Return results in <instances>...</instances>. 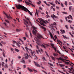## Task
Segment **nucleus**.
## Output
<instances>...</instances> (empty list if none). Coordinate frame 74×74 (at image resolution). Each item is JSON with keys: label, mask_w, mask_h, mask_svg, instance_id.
Listing matches in <instances>:
<instances>
[{"label": "nucleus", "mask_w": 74, "mask_h": 74, "mask_svg": "<svg viewBox=\"0 0 74 74\" xmlns=\"http://www.w3.org/2000/svg\"><path fill=\"white\" fill-rule=\"evenodd\" d=\"M54 49V50H56V48H55V47H52Z\"/></svg>", "instance_id": "nucleus-60"}, {"label": "nucleus", "mask_w": 74, "mask_h": 74, "mask_svg": "<svg viewBox=\"0 0 74 74\" xmlns=\"http://www.w3.org/2000/svg\"><path fill=\"white\" fill-rule=\"evenodd\" d=\"M57 59H58V63H61V62H60V61H59V60H62L63 62V61H64V59H63L61 58H57Z\"/></svg>", "instance_id": "nucleus-9"}, {"label": "nucleus", "mask_w": 74, "mask_h": 74, "mask_svg": "<svg viewBox=\"0 0 74 74\" xmlns=\"http://www.w3.org/2000/svg\"><path fill=\"white\" fill-rule=\"evenodd\" d=\"M4 19H5V22H6V23H10V22L8 21L6 19H5V18H4Z\"/></svg>", "instance_id": "nucleus-16"}, {"label": "nucleus", "mask_w": 74, "mask_h": 74, "mask_svg": "<svg viewBox=\"0 0 74 74\" xmlns=\"http://www.w3.org/2000/svg\"><path fill=\"white\" fill-rule=\"evenodd\" d=\"M58 71H59V72H60V73H61V74H65L64 73L60 71L59 70H58Z\"/></svg>", "instance_id": "nucleus-27"}, {"label": "nucleus", "mask_w": 74, "mask_h": 74, "mask_svg": "<svg viewBox=\"0 0 74 74\" xmlns=\"http://www.w3.org/2000/svg\"><path fill=\"white\" fill-rule=\"evenodd\" d=\"M38 50V51L39 52H40V53H41V52H42V49H40V50Z\"/></svg>", "instance_id": "nucleus-40"}, {"label": "nucleus", "mask_w": 74, "mask_h": 74, "mask_svg": "<svg viewBox=\"0 0 74 74\" xmlns=\"http://www.w3.org/2000/svg\"><path fill=\"white\" fill-rule=\"evenodd\" d=\"M16 7L17 8V9H21V8L22 10H23V11H25V12H27V11L28 13H29L31 16H33V14H32V12H30L27 9L24 7L23 6L18 5H16Z\"/></svg>", "instance_id": "nucleus-1"}, {"label": "nucleus", "mask_w": 74, "mask_h": 74, "mask_svg": "<svg viewBox=\"0 0 74 74\" xmlns=\"http://www.w3.org/2000/svg\"><path fill=\"white\" fill-rule=\"evenodd\" d=\"M4 24L5 25V26H6V27H8L7 26V23H4Z\"/></svg>", "instance_id": "nucleus-49"}, {"label": "nucleus", "mask_w": 74, "mask_h": 74, "mask_svg": "<svg viewBox=\"0 0 74 74\" xmlns=\"http://www.w3.org/2000/svg\"><path fill=\"white\" fill-rule=\"evenodd\" d=\"M49 34L51 38L53 39V40L54 41H56V40H57V42H58V44H60V45H61L60 44H60H61L62 45V42L60 40H58V38H57V37L56 36V35H55L54 36L55 38H54L53 37V35H52V33H51L50 32H49Z\"/></svg>", "instance_id": "nucleus-2"}, {"label": "nucleus", "mask_w": 74, "mask_h": 74, "mask_svg": "<svg viewBox=\"0 0 74 74\" xmlns=\"http://www.w3.org/2000/svg\"><path fill=\"white\" fill-rule=\"evenodd\" d=\"M46 16H47V18H50V16H49L48 14H47Z\"/></svg>", "instance_id": "nucleus-53"}, {"label": "nucleus", "mask_w": 74, "mask_h": 74, "mask_svg": "<svg viewBox=\"0 0 74 74\" xmlns=\"http://www.w3.org/2000/svg\"><path fill=\"white\" fill-rule=\"evenodd\" d=\"M69 5H71V3L70 2H69Z\"/></svg>", "instance_id": "nucleus-64"}, {"label": "nucleus", "mask_w": 74, "mask_h": 74, "mask_svg": "<svg viewBox=\"0 0 74 74\" xmlns=\"http://www.w3.org/2000/svg\"><path fill=\"white\" fill-rule=\"evenodd\" d=\"M34 63H35V64L36 66H37V67H40V65H39L38 64V63L35 62V61H34Z\"/></svg>", "instance_id": "nucleus-15"}, {"label": "nucleus", "mask_w": 74, "mask_h": 74, "mask_svg": "<svg viewBox=\"0 0 74 74\" xmlns=\"http://www.w3.org/2000/svg\"><path fill=\"white\" fill-rule=\"evenodd\" d=\"M25 49H26V51H27V50H28V49L26 47H25Z\"/></svg>", "instance_id": "nucleus-61"}, {"label": "nucleus", "mask_w": 74, "mask_h": 74, "mask_svg": "<svg viewBox=\"0 0 74 74\" xmlns=\"http://www.w3.org/2000/svg\"><path fill=\"white\" fill-rule=\"evenodd\" d=\"M29 51H31V54L32 56H34V55L35 56H36V60L38 59V58H37V56H35V54H34V52H35V51H32L31 49H29Z\"/></svg>", "instance_id": "nucleus-6"}, {"label": "nucleus", "mask_w": 74, "mask_h": 74, "mask_svg": "<svg viewBox=\"0 0 74 74\" xmlns=\"http://www.w3.org/2000/svg\"><path fill=\"white\" fill-rule=\"evenodd\" d=\"M61 5L62 7H64V6L63 5V4L62 3H61Z\"/></svg>", "instance_id": "nucleus-51"}, {"label": "nucleus", "mask_w": 74, "mask_h": 74, "mask_svg": "<svg viewBox=\"0 0 74 74\" xmlns=\"http://www.w3.org/2000/svg\"><path fill=\"white\" fill-rule=\"evenodd\" d=\"M65 27L66 29H69V27H68V25H66L65 26Z\"/></svg>", "instance_id": "nucleus-35"}, {"label": "nucleus", "mask_w": 74, "mask_h": 74, "mask_svg": "<svg viewBox=\"0 0 74 74\" xmlns=\"http://www.w3.org/2000/svg\"><path fill=\"white\" fill-rule=\"evenodd\" d=\"M51 25L53 26V25H56V23L55 22H54L53 24H51Z\"/></svg>", "instance_id": "nucleus-22"}, {"label": "nucleus", "mask_w": 74, "mask_h": 74, "mask_svg": "<svg viewBox=\"0 0 74 74\" xmlns=\"http://www.w3.org/2000/svg\"><path fill=\"white\" fill-rule=\"evenodd\" d=\"M23 38L24 40H26V37H23Z\"/></svg>", "instance_id": "nucleus-57"}, {"label": "nucleus", "mask_w": 74, "mask_h": 74, "mask_svg": "<svg viewBox=\"0 0 74 74\" xmlns=\"http://www.w3.org/2000/svg\"><path fill=\"white\" fill-rule=\"evenodd\" d=\"M43 2L44 3H45V4L46 5H47V2H46L45 1H44Z\"/></svg>", "instance_id": "nucleus-50"}, {"label": "nucleus", "mask_w": 74, "mask_h": 74, "mask_svg": "<svg viewBox=\"0 0 74 74\" xmlns=\"http://www.w3.org/2000/svg\"><path fill=\"white\" fill-rule=\"evenodd\" d=\"M62 36H63L64 38H66V39H67V37H66V36H64V35H62Z\"/></svg>", "instance_id": "nucleus-28"}, {"label": "nucleus", "mask_w": 74, "mask_h": 74, "mask_svg": "<svg viewBox=\"0 0 74 74\" xmlns=\"http://www.w3.org/2000/svg\"><path fill=\"white\" fill-rule=\"evenodd\" d=\"M4 67L5 68H8V66L7 65V64H6L4 66Z\"/></svg>", "instance_id": "nucleus-30"}, {"label": "nucleus", "mask_w": 74, "mask_h": 74, "mask_svg": "<svg viewBox=\"0 0 74 74\" xmlns=\"http://www.w3.org/2000/svg\"><path fill=\"white\" fill-rule=\"evenodd\" d=\"M41 3V1H39V2H38V4H40V3Z\"/></svg>", "instance_id": "nucleus-45"}, {"label": "nucleus", "mask_w": 74, "mask_h": 74, "mask_svg": "<svg viewBox=\"0 0 74 74\" xmlns=\"http://www.w3.org/2000/svg\"><path fill=\"white\" fill-rule=\"evenodd\" d=\"M16 19L18 20V21L19 22V19H18V18H16Z\"/></svg>", "instance_id": "nucleus-62"}, {"label": "nucleus", "mask_w": 74, "mask_h": 74, "mask_svg": "<svg viewBox=\"0 0 74 74\" xmlns=\"http://www.w3.org/2000/svg\"><path fill=\"white\" fill-rule=\"evenodd\" d=\"M61 32H62V34H63L64 33H65V31L64 30H60Z\"/></svg>", "instance_id": "nucleus-18"}, {"label": "nucleus", "mask_w": 74, "mask_h": 74, "mask_svg": "<svg viewBox=\"0 0 74 74\" xmlns=\"http://www.w3.org/2000/svg\"><path fill=\"white\" fill-rule=\"evenodd\" d=\"M25 35L26 37H28V35H27V34H25Z\"/></svg>", "instance_id": "nucleus-58"}, {"label": "nucleus", "mask_w": 74, "mask_h": 74, "mask_svg": "<svg viewBox=\"0 0 74 74\" xmlns=\"http://www.w3.org/2000/svg\"><path fill=\"white\" fill-rule=\"evenodd\" d=\"M32 27L33 29L32 31V33L34 35L36 36V33H37V30H36V29H37V28L34 27V25H33Z\"/></svg>", "instance_id": "nucleus-3"}, {"label": "nucleus", "mask_w": 74, "mask_h": 74, "mask_svg": "<svg viewBox=\"0 0 74 74\" xmlns=\"http://www.w3.org/2000/svg\"><path fill=\"white\" fill-rule=\"evenodd\" d=\"M37 42L36 43L38 45H41V42H40V41L39 40V39H37L36 40Z\"/></svg>", "instance_id": "nucleus-11"}, {"label": "nucleus", "mask_w": 74, "mask_h": 74, "mask_svg": "<svg viewBox=\"0 0 74 74\" xmlns=\"http://www.w3.org/2000/svg\"><path fill=\"white\" fill-rule=\"evenodd\" d=\"M73 7L72 6H70L69 7V10L70 11H71V8H72V7Z\"/></svg>", "instance_id": "nucleus-23"}, {"label": "nucleus", "mask_w": 74, "mask_h": 74, "mask_svg": "<svg viewBox=\"0 0 74 74\" xmlns=\"http://www.w3.org/2000/svg\"><path fill=\"white\" fill-rule=\"evenodd\" d=\"M57 52H58L59 53V54H60V55H61V53H60V51L59 50H58Z\"/></svg>", "instance_id": "nucleus-48"}, {"label": "nucleus", "mask_w": 74, "mask_h": 74, "mask_svg": "<svg viewBox=\"0 0 74 74\" xmlns=\"http://www.w3.org/2000/svg\"><path fill=\"white\" fill-rule=\"evenodd\" d=\"M15 51L16 52H19V50L17 49H15Z\"/></svg>", "instance_id": "nucleus-33"}, {"label": "nucleus", "mask_w": 74, "mask_h": 74, "mask_svg": "<svg viewBox=\"0 0 74 74\" xmlns=\"http://www.w3.org/2000/svg\"><path fill=\"white\" fill-rule=\"evenodd\" d=\"M25 2L26 4H27L28 5H29V4H30V5H31L32 7H34V6L33 4L31 3H29L27 1H25Z\"/></svg>", "instance_id": "nucleus-12"}, {"label": "nucleus", "mask_w": 74, "mask_h": 74, "mask_svg": "<svg viewBox=\"0 0 74 74\" xmlns=\"http://www.w3.org/2000/svg\"><path fill=\"white\" fill-rule=\"evenodd\" d=\"M51 30H54L55 29H54V28H53V25H51Z\"/></svg>", "instance_id": "nucleus-19"}, {"label": "nucleus", "mask_w": 74, "mask_h": 74, "mask_svg": "<svg viewBox=\"0 0 74 74\" xmlns=\"http://www.w3.org/2000/svg\"><path fill=\"white\" fill-rule=\"evenodd\" d=\"M69 71H73V68L71 67V68H69Z\"/></svg>", "instance_id": "nucleus-21"}, {"label": "nucleus", "mask_w": 74, "mask_h": 74, "mask_svg": "<svg viewBox=\"0 0 74 74\" xmlns=\"http://www.w3.org/2000/svg\"><path fill=\"white\" fill-rule=\"evenodd\" d=\"M25 18L27 19V21H30V20L29 19V18H26V17H25Z\"/></svg>", "instance_id": "nucleus-36"}, {"label": "nucleus", "mask_w": 74, "mask_h": 74, "mask_svg": "<svg viewBox=\"0 0 74 74\" xmlns=\"http://www.w3.org/2000/svg\"><path fill=\"white\" fill-rule=\"evenodd\" d=\"M42 59H43V60H45L46 61L47 60L45 59V58L44 57H42Z\"/></svg>", "instance_id": "nucleus-37"}, {"label": "nucleus", "mask_w": 74, "mask_h": 74, "mask_svg": "<svg viewBox=\"0 0 74 74\" xmlns=\"http://www.w3.org/2000/svg\"><path fill=\"white\" fill-rule=\"evenodd\" d=\"M68 22H69V23H71L72 21H70L69 20H68Z\"/></svg>", "instance_id": "nucleus-44"}, {"label": "nucleus", "mask_w": 74, "mask_h": 74, "mask_svg": "<svg viewBox=\"0 0 74 74\" xmlns=\"http://www.w3.org/2000/svg\"><path fill=\"white\" fill-rule=\"evenodd\" d=\"M21 30L18 29H16V32H20Z\"/></svg>", "instance_id": "nucleus-32"}, {"label": "nucleus", "mask_w": 74, "mask_h": 74, "mask_svg": "<svg viewBox=\"0 0 74 74\" xmlns=\"http://www.w3.org/2000/svg\"><path fill=\"white\" fill-rule=\"evenodd\" d=\"M38 16V12H37V10H36V12L35 13V16H36V15Z\"/></svg>", "instance_id": "nucleus-17"}, {"label": "nucleus", "mask_w": 74, "mask_h": 74, "mask_svg": "<svg viewBox=\"0 0 74 74\" xmlns=\"http://www.w3.org/2000/svg\"><path fill=\"white\" fill-rule=\"evenodd\" d=\"M58 1V0H56L55 1V3H56V4H57V3Z\"/></svg>", "instance_id": "nucleus-55"}, {"label": "nucleus", "mask_w": 74, "mask_h": 74, "mask_svg": "<svg viewBox=\"0 0 74 74\" xmlns=\"http://www.w3.org/2000/svg\"><path fill=\"white\" fill-rule=\"evenodd\" d=\"M29 22V23L30 24V25H32V23H31V22H30V21H28Z\"/></svg>", "instance_id": "nucleus-56"}, {"label": "nucleus", "mask_w": 74, "mask_h": 74, "mask_svg": "<svg viewBox=\"0 0 74 74\" xmlns=\"http://www.w3.org/2000/svg\"><path fill=\"white\" fill-rule=\"evenodd\" d=\"M50 4H51V5H53L54 7H55V4H53V3H50Z\"/></svg>", "instance_id": "nucleus-29"}, {"label": "nucleus", "mask_w": 74, "mask_h": 74, "mask_svg": "<svg viewBox=\"0 0 74 74\" xmlns=\"http://www.w3.org/2000/svg\"><path fill=\"white\" fill-rule=\"evenodd\" d=\"M69 16L71 18V19H73V17H72V16H71V15H69Z\"/></svg>", "instance_id": "nucleus-47"}, {"label": "nucleus", "mask_w": 74, "mask_h": 74, "mask_svg": "<svg viewBox=\"0 0 74 74\" xmlns=\"http://www.w3.org/2000/svg\"><path fill=\"white\" fill-rule=\"evenodd\" d=\"M41 27V28H42V29H44V31H46V28H45L43 26H41V27Z\"/></svg>", "instance_id": "nucleus-20"}, {"label": "nucleus", "mask_w": 74, "mask_h": 74, "mask_svg": "<svg viewBox=\"0 0 74 74\" xmlns=\"http://www.w3.org/2000/svg\"><path fill=\"white\" fill-rule=\"evenodd\" d=\"M10 49H11V51H14V49L13 48H11Z\"/></svg>", "instance_id": "nucleus-59"}, {"label": "nucleus", "mask_w": 74, "mask_h": 74, "mask_svg": "<svg viewBox=\"0 0 74 74\" xmlns=\"http://www.w3.org/2000/svg\"><path fill=\"white\" fill-rule=\"evenodd\" d=\"M29 33L30 34V35L31 36L32 38L33 37L32 36V33H31V32H29Z\"/></svg>", "instance_id": "nucleus-52"}, {"label": "nucleus", "mask_w": 74, "mask_h": 74, "mask_svg": "<svg viewBox=\"0 0 74 74\" xmlns=\"http://www.w3.org/2000/svg\"><path fill=\"white\" fill-rule=\"evenodd\" d=\"M24 23L25 25H26V27H27V28H26V30H28L29 28H28V25H29V23H28V22L26 21V20L25 19L24 20Z\"/></svg>", "instance_id": "nucleus-4"}, {"label": "nucleus", "mask_w": 74, "mask_h": 74, "mask_svg": "<svg viewBox=\"0 0 74 74\" xmlns=\"http://www.w3.org/2000/svg\"><path fill=\"white\" fill-rule=\"evenodd\" d=\"M70 27L71 29H73V27H71V25H70Z\"/></svg>", "instance_id": "nucleus-54"}, {"label": "nucleus", "mask_w": 74, "mask_h": 74, "mask_svg": "<svg viewBox=\"0 0 74 74\" xmlns=\"http://www.w3.org/2000/svg\"><path fill=\"white\" fill-rule=\"evenodd\" d=\"M64 61H63L64 62H68V60L66 59H64Z\"/></svg>", "instance_id": "nucleus-39"}, {"label": "nucleus", "mask_w": 74, "mask_h": 74, "mask_svg": "<svg viewBox=\"0 0 74 74\" xmlns=\"http://www.w3.org/2000/svg\"><path fill=\"white\" fill-rule=\"evenodd\" d=\"M36 36L38 38H39V39H40V38H44L42 37V36H41V35L40 34H38V36Z\"/></svg>", "instance_id": "nucleus-14"}, {"label": "nucleus", "mask_w": 74, "mask_h": 74, "mask_svg": "<svg viewBox=\"0 0 74 74\" xmlns=\"http://www.w3.org/2000/svg\"><path fill=\"white\" fill-rule=\"evenodd\" d=\"M48 64L50 65V66H53V65L51 64V63H50L49 62H48Z\"/></svg>", "instance_id": "nucleus-38"}, {"label": "nucleus", "mask_w": 74, "mask_h": 74, "mask_svg": "<svg viewBox=\"0 0 74 74\" xmlns=\"http://www.w3.org/2000/svg\"><path fill=\"white\" fill-rule=\"evenodd\" d=\"M25 59H28V58H29V57H30L31 58H32L30 55L29 56L27 53L25 54Z\"/></svg>", "instance_id": "nucleus-8"}, {"label": "nucleus", "mask_w": 74, "mask_h": 74, "mask_svg": "<svg viewBox=\"0 0 74 74\" xmlns=\"http://www.w3.org/2000/svg\"><path fill=\"white\" fill-rule=\"evenodd\" d=\"M64 4L65 5H66V6L67 5V1H65V2Z\"/></svg>", "instance_id": "nucleus-31"}, {"label": "nucleus", "mask_w": 74, "mask_h": 74, "mask_svg": "<svg viewBox=\"0 0 74 74\" xmlns=\"http://www.w3.org/2000/svg\"><path fill=\"white\" fill-rule=\"evenodd\" d=\"M65 18L66 21H67V17H65Z\"/></svg>", "instance_id": "nucleus-63"}, {"label": "nucleus", "mask_w": 74, "mask_h": 74, "mask_svg": "<svg viewBox=\"0 0 74 74\" xmlns=\"http://www.w3.org/2000/svg\"><path fill=\"white\" fill-rule=\"evenodd\" d=\"M65 64H70V63L69 62H65Z\"/></svg>", "instance_id": "nucleus-43"}, {"label": "nucleus", "mask_w": 74, "mask_h": 74, "mask_svg": "<svg viewBox=\"0 0 74 74\" xmlns=\"http://www.w3.org/2000/svg\"><path fill=\"white\" fill-rule=\"evenodd\" d=\"M53 54L55 56H57L58 55V54H57L56 53H53Z\"/></svg>", "instance_id": "nucleus-34"}, {"label": "nucleus", "mask_w": 74, "mask_h": 74, "mask_svg": "<svg viewBox=\"0 0 74 74\" xmlns=\"http://www.w3.org/2000/svg\"><path fill=\"white\" fill-rule=\"evenodd\" d=\"M3 55L5 58V53H4L3 52Z\"/></svg>", "instance_id": "nucleus-41"}, {"label": "nucleus", "mask_w": 74, "mask_h": 74, "mask_svg": "<svg viewBox=\"0 0 74 74\" xmlns=\"http://www.w3.org/2000/svg\"><path fill=\"white\" fill-rule=\"evenodd\" d=\"M27 69L29 71H30V72H32V71L33 70H32L30 69L29 68H28Z\"/></svg>", "instance_id": "nucleus-24"}, {"label": "nucleus", "mask_w": 74, "mask_h": 74, "mask_svg": "<svg viewBox=\"0 0 74 74\" xmlns=\"http://www.w3.org/2000/svg\"><path fill=\"white\" fill-rule=\"evenodd\" d=\"M40 24L41 25H42L43 26H44V23H48V21H42V20L40 19Z\"/></svg>", "instance_id": "nucleus-5"}, {"label": "nucleus", "mask_w": 74, "mask_h": 74, "mask_svg": "<svg viewBox=\"0 0 74 74\" xmlns=\"http://www.w3.org/2000/svg\"><path fill=\"white\" fill-rule=\"evenodd\" d=\"M13 44H16L18 47H20V45H21V44L20 42L17 43L16 41L15 40H12Z\"/></svg>", "instance_id": "nucleus-7"}, {"label": "nucleus", "mask_w": 74, "mask_h": 74, "mask_svg": "<svg viewBox=\"0 0 74 74\" xmlns=\"http://www.w3.org/2000/svg\"><path fill=\"white\" fill-rule=\"evenodd\" d=\"M51 17L53 19H55L54 18H58V17L55 15L53 14L51 15Z\"/></svg>", "instance_id": "nucleus-13"}, {"label": "nucleus", "mask_w": 74, "mask_h": 74, "mask_svg": "<svg viewBox=\"0 0 74 74\" xmlns=\"http://www.w3.org/2000/svg\"><path fill=\"white\" fill-rule=\"evenodd\" d=\"M21 62L22 63H25V61L23 60H22L21 61Z\"/></svg>", "instance_id": "nucleus-26"}, {"label": "nucleus", "mask_w": 74, "mask_h": 74, "mask_svg": "<svg viewBox=\"0 0 74 74\" xmlns=\"http://www.w3.org/2000/svg\"><path fill=\"white\" fill-rule=\"evenodd\" d=\"M41 46H42V47H44V48H45V46L43 45H41Z\"/></svg>", "instance_id": "nucleus-46"}, {"label": "nucleus", "mask_w": 74, "mask_h": 74, "mask_svg": "<svg viewBox=\"0 0 74 74\" xmlns=\"http://www.w3.org/2000/svg\"><path fill=\"white\" fill-rule=\"evenodd\" d=\"M51 58L52 59V60H55V59H56L55 58L53 57H51Z\"/></svg>", "instance_id": "nucleus-25"}, {"label": "nucleus", "mask_w": 74, "mask_h": 74, "mask_svg": "<svg viewBox=\"0 0 74 74\" xmlns=\"http://www.w3.org/2000/svg\"><path fill=\"white\" fill-rule=\"evenodd\" d=\"M62 13L63 14H67V13L66 12H62Z\"/></svg>", "instance_id": "nucleus-42"}, {"label": "nucleus", "mask_w": 74, "mask_h": 74, "mask_svg": "<svg viewBox=\"0 0 74 74\" xmlns=\"http://www.w3.org/2000/svg\"><path fill=\"white\" fill-rule=\"evenodd\" d=\"M4 14L6 15V16L7 18H8V19H11L12 18V17L10 16V15L9 14V16L7 15V14H6L5 13H4Z\"/></svg>", "instance_id": "nucleus-10"}]
</instances>
